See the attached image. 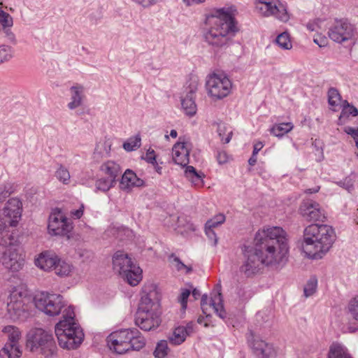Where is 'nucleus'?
<instances>
[{"instance_id": "39", "label": "nucleus", "mask_w": 358, "mask_h": 358, "mask_svg": "<svg viewBox=\"0 0 358 358\" xmlns=\"http://www.w3.org/2000/svg\"><path fill=\"white\" fill-rule=\"evenodd\" d=\"M141 138L138 135L129 138L123 144V148L127 151H132L138 149L141 146Z\"/></svg>"}, {"instance_id": "4", "label": "nucleus", "mask_w": 358, "mask_h": 358, "mask_svg": "<svg viewBox=\"0 0 358 358\" xmlns=\"http://www.w3.org/2000/svg\"><path fill=\"white\" fill-rule=\"evenodd\" d=\"M22 203L17 198L9 199L0 210V245H13L17 243L15 230L9 227H16L22 216Z\"/></svg>"}, {"instance_id": "61", "label": "nucleus", "mask_w": 358, "mask_h": 358, "mask_svg": "<svg viewBox=\"0 0 358 358\" xmlns=\"http://www.w3.org/2000/svg\"><path fill=\"white\" fill-rule=\"evenodd\" d=\"M192 296L194 299H197V297L200 296V292L196 289H194L192 292Z\"/></svg>"}, {"instance_id": "60", "label": "nucleus", "mask_w": 358, "mask_h": 358, "mask_svg": "<svg viewBox=\"0 0 358 358\" xmlns=\"http://www.w3.org/2000/svg\"><path fill=\"white\" fill-rule=\"evenodd\" d=\"M156 172H157L159 174H162V167L160 166L157 162H156V164L153 165Z\"/></svg>"}, {"instance_id": "28", "label": "nucleus", "mask_w": 358, "mask_h": 358, "mask_svg": "<svg viewBox=\"0 0 358 358\" xmlns=\"http://www.w3.org/2000/svg\"><path fill=\"white\" fill-rule=\"evenodd\" d=\"M22 355V350L19 343H5L0 350L1 358H20Z\"/></svg>"}, {"instance_id": "45", "label": "nucleus", "mask_w": 358, "mask_h": 358, "mask_svg": "<svg viewBox=\"0 0 358 358\" xmlns=\"http://www.w3.org/2000/svg\"><path fill=\"white\" fill-rule=\"evenodd\" d=\"M317 285V281L316 278H311L306 285L304 287V294L305 296H311L316 290Z\"/></svg>"}, {"instance_id": "53", "label": "nucleus", "mask_w": 358, "mask_h": 358, "mask_svg": "<svg viewBox=\"0 0 358 358\" xmlns=\"http://www.w3.org/2000/svg\"><path fill=\"white\" fill-rule=\"evenodd\" d=\"M344 131L347 134H350L353 137V138L355 141L356 145L358 148V129H355L352 127H345Z\"/></svg>"}, {"instance_id": "52", "label": "nucleus", "mask_w": 358, "mask_h": 358, "mask_svg": "<svg viewBox=\"0 0 358 358\" xmlns=\"http://www.w3.org/2000/svg\"><path fill=\"white\" fill-rule=\"evenodd\" d=\"M190 294V291L188 289H184L181 292L180 296V302L182 306V308L185 310L187 308V299Z\"/></svg>"}, {"instance_id": "58", "label": "nucleus", "mask_w": 358, "mask_h": 358, "mask_svg": "<svg viewBox=\"0 0 358 358\" xmlns=\"http://www.w3.org/2000/svg\"><path fill=\"white\" fill-rule=\"evenodd\" d=\"M183 1L187 5V6H192L194 4H198L200 3H203L205 1V0H183Z\"/></svg>"}, {"instance_id": "30", "label": "nucleus", "mask_w": 358, "mask_h": 358, "mask_svg": "<svg viewBox=\"0 0 358 358\" xmlns=\"http://www.w3.org/2000/svg\"><path fill=\"white\" fill-rule=\"evenodd\" d=\"M130 338L129 340L131 350H139L145 345V340L141 333L136 329H128Z\"/></svg>"}, {"instance_id": "11", "label": "nucleus", "mask_w": 358, "mask_h": 358, "mask_svg": "<svg viewBox=\"0 0 358 358\" xmlns=\"http://www.w3.org/2000/svg\"><path fill=\"white\" fill-rule=\"evenodd\" d=\"M34 302L38 309L50 316L59 315L64 308L63 297L57 294L37 293L34 297Z\"/></svg>"}, {"instance_id": "17", "label": "nucleus", "mask_w": 358, "mask_h": 358, "mask_svg": "<svg viewBox=\"0 0 358 358\" xmlns=\"http://www.w3.org/2000/svg\"><path fill=\"white\" fill-rule=\"evenodd\" d=\"M129 336L128 329L114 331L107 338L108 346L117 354L125 353L131 350L129 343Z\"/></svg>"}, {"instance_id": "27", "label": "nucleus", "mask_w": 358, "mask_h": 358, "mask_svg": "<svg viewBox=\"0 0 358 358\" xmlns=\"http://www.w3.org/2000/svg\"><path fill=\"white\" fill-rule=\"evenodd\" d=\"M348 313L353 320L352 324H350L348 329L350 332H355L358 330V296L352 299L348 305Z\"/></svg>"}, {"instance_id": "10", "label": "nucleus", "mask_w": 358, "mask_h": 358, "mask_svg": "<svg viewBox=\"0 0 358 358\" xmlns=\"http://www.w3.org/2000/svg\"><path fill=\"white\" fill-rule=\"evenodd\" d=\"M232 86L231 80L224 73H213L207 78V92L213 100H220L227 97L231 92Z\"/></svg>"}, {"instance_id": "12", "label": "nucleus", "mask_w": 358, "mask_h": 358, "mask_svg": "<svg viewBox=\"0 0 358 358\" xmlns=\"http://www.w3.org/2000/svg\"><path fill=\"white\" fill-rule=\"evenodd\" d=\"M255 8L262 16L273 15L283 22L289 18L286 7L278 0H255Z\"/></svg>"}, {"instance_id": "16", "label": "nucleus", "mask_w": 358, "mask_h": 358, "mask_svg": "<svg viewBox=\"0 0 358 358\" xmlns=\"http://www.w3.org/2000/svg\"><path fill=\"white\" fill-rule=\"evenodd\" d=\"M329 38L338 43L345 41H352L355 39V31L353 27L345 22L337 21L329 30Z\"/></svg>"}, {"instance_id": "64", "label": "nucleus", "mask_w": 358, "mask_h": 358, "mask_svg": "<svg viewBox=\"0 0 358 358\" xmlns=\"http://www.w3.org/2000/svg\"><path fill=\"white\" fill-rule=\"evenodd\" d=\"M210 232L209 233V236H208L209 238H212L213 236H215V234H214V232H213V229H210Z\"/></svg>"}, {"instance_id": "25", "label": "nucleus", "mask_w": 358, "mask_h": 358, "mask_svg": "<svg viewBox=\"0 0 358 358\" xmlns=\"http://www.w3.org/2000/svg\"><path fill=\"white\" fill-rule=\"evenodd\" d=\"M99 172L101 176H106L116 182V179L120 175L122 170L118 164L114 161L108 160L101 165Z\"/></svg>"}, {"instance_id": "9", "label": "nucleus", "mask_w": 358, "mask_h": 358, "mask_svg": "<svg viewBox=\"0 0 358 358\" xmlns=\"http://www.w3.org/2000/svg\"><path fill=\"white\" fill-rule=\"evenodd\" d=\"M29 301L25 291L13 288L7 299L8 317L13 321L24 319L27 315Z\"/></svg>"}, {"instance_id": "38", "label": "nucleus", "mask_w": 358, "mask_h": 358, "mask_svg": "<svg viewBox=\"0 0 358 358\" xmlns=\"http://www.w3.org/2000/svg\"><path fill=\"white\" fill-rule=\"evenodd\" d=\"M225 221V216L223 214L216 215L213 219L208 220L206 224V234L209 236L210 229H214Z\"/></svg>"}, {"instance_id": "14", "label": "nucleus", "mask_w": 358, "mask_h": 358, "mask_svg": "<svg viewBox=\"0 0 358 358\" xmlns=\"http://www.w3.org/2000/svg\"><path fill=\"white\" fill-rule=\"evenodd\" d=\"M17 244L18 241H17L15 245H6L10 248L3 252L1 257L2 265L5 268L11 272L20 271L25 264V255L24 252L16 248H13V246L17 245Z\"/></svg>"}, {"instance_id": "1", "label": "nucleus", "mask_w": 358, "mask_h": 358, "mask_svg": "<svg viewBox=\"0 0 358 358\" xmlns=\"http://www.w3.org/2000/svg\"><path fill=\"white\" fill-rule=\"evenodd\" d=\"M255 252H246V260L240 270L246 275L253 274L260 264L275 265L283 262L287 256L289 246L285 231L280 227H264L255 237Z\"/></svg>"}, {"instance_id": "5", "label": "nucleus", "mask_w": 358, "mask_h": 358, "mask_svg": "<svg viewBox=\"0 0 358 358\" xmlns=\"http://www.w3.org/2000/svg\"><path fill=\"white\" fill-rule=\"evenodd\" d=\"M113 269L131 286H136L142 280V269L123 251H117L113 255Z\"/></svg>"}, {"instance_id": "33", "label": "nucleus", "mask_w": 358, "mask_h": 358, "mask_svg": "<svg viewBox=\"0 0 358 358\" xmlns=\"http://www.w3.org/2000/svg\"><path fill=\"white\" fill-rule=\"evenodd\" d=\"M72 101L69 103V108L73 109L78 107L81 104L83 97V87L79 85L73 86L71 88Z\"/></svg>"}, {"instance_id": "34", "label": "nucleus", "mask_w": 358, "mask_h": 358, "mask_svg": "<svg viewBox=\"0 0 358 358\" xmlns=\"http://www.w3.org/2000/svg\"><path fill=\"white\" fill-rule=\"evenodd\" d=\"M328 358H352V357L344 346L333 344L330 347Z\"/></svg>"}, {"instance_id": "62", "label": "nucleus", "mask_w": 358, "mask_h": 358, "mask_svg": "<svg viewBox=\"0 0 358 358\" xmlns=\"http://www.w3.org/2000/svg\"><path fill=\"white\" fill-rule=\"evenodd\" d=\"M170 136L173 138H176L178 136V133L176 130L173 129L170 132Z\"/></svg>"}, {"instance_id": "46", "label": "nucleus", "mask_w": 358, "mask_h": 358, "mask_svg": "<svg viewBox=\"0 0 358 358\" xmlns=\"http://www.w3.org/2000/svg\"><path fill=\"white\" fill-rule=\"evenodd\" d=\"M12 57L11 48L6 45L0 46V63L10 59Z\"/></svg>"}, {"instance_id": "59", "label": "nucleus", "mask_w": 358, "mask_h": 358, "mask_svg": "<svg viewBox=\"0 0 358 358\" xmlns=\"http://www.w3.org/2000/svg\"><path fill=\"white\" fill-rule=\"evenodd\" d=\"M248 162L250 165L254 166L257 162L256 155H254V154L252 153V156L250 158Z\"/></svg>"}, {"instance_id": "49", "label": "nucleus", "mask_w": 358, "mask_h": 358, "mask_svg": "<svg viewBox=\"0 0 358 358\" xmlns=\"http://www.w3.org/2000/svg\"><path fill=\"white\" fill-rule=\"evenodd\" d=\"M313 41L320 48L326 47L329 43L328 38L319 32L314 35Z\"/></svg>"}, {"instance_id": "48", "label": "nucleus", "mask_w": 358, "mask_h": 358, "mask_svg": "<svg viewBox=\"0 0 358 358\" xmlns=\"http://www.w3.org/2000/svg\"><path fill=\"white\" fill-rule=\"evenodd\" d=\"M0 22L3 27H10L13 26V18L12 17L3 11L0 8Z\"/></svg>"}, {"instance_id": "63", "label": "nucleus", "mask_w": 358, "mask_h": 358, "mask_svg": "<svg viewBox=\"0 0 358 358\" xmlns=\"http://www.w3.org/2000/svg\"><path fill=\"white\" fill-rule=\"evenodd\" d=\"M198 323H199V324L203 323L205 327H208V326L207 322H203V318H202V317H199L198 318Z\"/></svg>"}, {"instance_id": "57", "label": "nucleus", "mask_w": 358, "mask_h": 358, "mask_svg": "<svg viewBox=\"0 0 358 358\" xmlns=\"http://www.w3.org/2000/svg\"><path fill=\"white\" fill-rule=\"evenodd\" d=\"M175 260L178 262V264H177L178 270L180 271L182 269L185 268V269H187V272H189L191 271V268L187 266L183 263L180 262L178 259H176Z\"/></svg>"}, {"instance_id": "15", "label": "nucleus", "mask_w": 358, "mask_h": 358, "mask_svg": "<svg viewBox=\"0 0 358 358\" xmlns=\"http://www.w3.org/2000/svg\"><path fill=\"white\" fill-rule=\"evenodd\" d=\"M299 213L307 222H324L326 219L324 210L313 200L303 201L299 206Z\"/></svg>"}, {"instance_id": "26", "label": "nucleus", "mask_w": 358, "mask_h": 358, "mask_svg": "<svg viewBox=\"0 0 358 358\" xmlns=\"http://www.w3.org/2000/svg\"><path fill=\"white\" fill-rule=\"evenodd\" d=\"M185 175L195 188L200 189L203 187L204 174L201 172L196 171L195 168L192 166H187Z\"/></svg>"}, {"instance_id": "31", "label": "nucleus", "mask_w": 358, "mask_h": 358, "mask_svg": "<svg viewBox=\"0 0 358 358\" xmlns=\"http://www.w3.org/2000/svg\"><path fill=\"white\" fill-rule=\"evenodd\" d=\"M358 115V110L348 101H343L342 110L338 118L339 124H345L349 120L350 116L356 117Z\"/></svg>"}, {"instance_id": "7", "label": "nucleus", "mask_w": 358, "mask_h": 358, "mask_svg": "<svg viewBox=\"0 0 358 358\" xmlns=\"http://www.w3.org/2000/svg\"><path fill=\"white\" fill-rule=\"evenodd\" d=\"M160 314L159 302L144 296L136 313V324L144 331L155 329L160 324Z\"/></svg>"}, {"instance_id": "23", "label": "nucleus", "mask_w": 358, "mask_h": 358, "mask_svg": "<svg viewBox=\"0 0 358 358\" xmlns=\"http://www.w3.org/2000/svg\"><path fill=\"white\" fill-rule=\"evenodd\" d=\"M143 185L144 181L130 169L125 171L120 184V188L125 191H130L134 187H140Z\"/></svg>"}, {"instance_id": "37", "label": "nucleus", "mask_w": 358, "mask_h": 358, "mask_svg": "<svg viewBox=\"0 0 358 358\" xmlns=\"http://www.w3.org/2000/svg\"><path fill=\"white\" fill-rule=\"evenodd\" d=\"M115 184V181L109 179L106 176H101L96 181V188L101 192H107L112 188Z\"/></svg>"}, {"instance_id": "6", "label": "nucleus", "mask_w": 358, "mask_h": 358, "mask_svg": "<svg viewBox=\"0 0 358 358\" xmlns=\"http://www.w3.org/2000/svg\"><path fill=\"white\" fill-rule=\"evenodd\" d=\"M26 347L31 352L45 358L55 355L57 345L52 335L39 328L31 329L26 336Z\"/></svg>"}, {"instance_id": "8", "label": "nucleus", "mask_w": 358, "mask_h": 358, "mask_svg": "<svg viewBox=\"0 0 358 358\" xmlns=\"http://www.w3.org/2000/svg\"><path fill=\"white\" fill-rule=\"evenodd\" d=\"M55 332L59 345L64 349H76L84 340V334L78 323L59 321L55 325Z\"/></svg>"}, {"instance_id": "2", "label": "nucleus", "mask_w": 358, "mask_h": 358, "mask_svg": "<svg viewBox=\"0 0 358 358\" xmlns=\"http://www.w3.org/2000/svg\"><path fill=\"white\" fill-rule=\"evenodd\" d=\"M205 39L210 45L221 47L238 31L236 22L229 9H215L206 20Z\"/></svg>"}, {"instance_id": "54", "label": "nucleus", "mask_w": 358, "mask_h": 358, "mask_svg": "<svg viewBox=\"0 0 358 358\" xmlns=\"http://www.w3.org/2000/svg\"><path fill=\"white\" fill-rule=\"evenodd\" d=\"M84 213V205L81 204L80 208L77 210H73L71 211V215L74 219H80Z\"/></svg>"}, {"instance_id": "29", "label": "nucleus", "mask_w": 358, "mask_h": 358, "mask_svg": "<svg viewBox=\"0 0 358 358\" xmlns=\"http://www.w3.org/2000/svg\"><path fill=\"white\" fill-rule=\"evenodd\" d=\"M52 271H54L55 274L57 276L64 278L70 276L73 274L74 271V267L69 262L58 257V261H57Z\"/></svg>"}, {"instance_id": "41", "label": "nucleus", "mask_w": 358, "mask_h": 358, "mask_svg": "<svg viewBox=\"0 0 358 358\" xmlns=\"http://www.w3.org/2000/svg\"><path fill=\"white\" fill-rule=\"evenodd\" d=\"M168 345L166 341H161L157 343L154 355L155 358H164L168 353Z\"/></svg>"}, {"instance_id": "35", "label": "nucleus", "mask_w": 358, "mask_h": 358, "mask_svg": "<svg viewBox=\"0 0 358 358\" xmlns=\"http://www.w3.org/2000/svg\"><path fill=\"white\" fill-rule=\"evenodd\" d=\"M294 125L292 122H283L274 124L270 129L271 134L281 137L292 130Z\"/></svg>"}, {"instance_id": "43", "label": "nucleus", "mask_w": 358, "mask_h": 358, "mask_svg": "<svg viewBox=\"0 0 358 358\" xmlns=\"http://www.w3.org/2000/svg\"><path fill=\"white\" fill-rule=\"evenodd\" d=\"M325 27L326 24L324 21L320 19H315L307 24V28L308 30L315 31L316 34L318 33L320 30L324 29Z\"/></svg>"}, {"instance_id": "21", "label": "nucleus", "mask_w": 358, "mask_h": 358, "mask_svg": "<svg viewBox=\"0 0 358 358\" xmlns=\"http://www.w3.org/2000/svg\"><path fill=\"white\" fill-rule=\"evenodd\" d=\"M58 255L52 251L45 250L39 253L34 258V264L39 269L45 272H50L54 269Z\"/></svg>"}, {"instance_id": "32", "label": "nucleus", "mask_w": 358, "mask_h": 358, "mask_svg": "<svg viewBox=\"0 0 358 358\" xmlns=\"http://www.w3.org/2000/svg\"><path fill=\"white\" fill-rule=\"evenodd\" d=\"M2 332L8 337V341L6 343H19L22 334L17 327L13 325L5 326L2 329Z\"/></svg>"}, {"instance_id": "18", "label": "nucleus", "mask_w": 358, "mask_h": 358, "mask_svg": "<svg viewBox=\"0 0 358 358\" xmlns=\"http://www.w3.org/2000/svg\"><path fill=\"white\" fill-rule=\"evenodd\" d=\"M192 148L189 138L180 136L172 149L174 162L182 166H187L189 161V153Z\"/></svg>"}, {"instance_id": "47", "label": "nucleus", "mask_w": 358, "mask_h": 358, "mask_svg": "<svg viewBox=\"0 0 358 358\" xmlns=\"http://www.w3.org/2000/svg\"><path fill=\"white\" fill-rule=\"evenodd\" d=\"M56 177L64 184H67L70 180V174L66 169L61 166L56 172Z\"/></svg>"}, {"instance_id": "22", "label": "nucleus", "mask_w": 358, "mask_h": 358, "mask_svg": "<svg viewBox=\"0 0 358 358\" xmlns=\"http://www.w3.org/2000/svg\"><path fill=\"white\" fill-rule=\"evenodd\" d=\"M252 348L258 358H274L277 355V351L272 344L261 339L254 340Z\"/></svg>"}, {"instance_id": "51", "label": "nucleus", "mask_w": 358, "mask_h": 358, "mask_svg": "<svg viewBox=\"0 0 358 358\" xmlns=\"http://www.w3.org/2000/svg\"><path fill=\"white\" fill-rule=\"evenodd\" d=\"M143 158L148 163L155 165L156 164V155L152 149H148L143 157Z\"/></svg>"}, {"instance_id": "55", "label": "nucleus", "mask_w": 358, "mask_h": 358, "mask_svg": "<svg viewBox=\"0 0 358 358\" xmlns=\"http://www.w3.org/2000/svg\"><path fill=\"white\" fill-rule=\"evenodd\" d=\"M222 127H219V134H220V136H221V140H222V141L223 143H228L230 141L231 138V136H232V131H231L230 129H229V131H227V136H226V137H224V136H222Z\"/></svg>"}, {"instance_id": "50", "label": "nucleus", "mask_w": 358, "mask_h": 358, "mask_svg": "<svg viewBox=\"0 0 358 358\" xmlns=\"http://www.w3.org/2000/svg\"><path fill=\"white\" fill-rule=\"evenodd\" d=\"M216 159L220 164H223L229 162L230 157L224 150H218L216 155Z\"/></svg>"}, {"instance_id": "44", "label": "nucleus", "mask_w": 358, "mask_h": 358, "mask_svg": "<svg viewBox=\"0 0 358 358\" xmlns=\"http://www.w3.org/2000/svg\"><path fill=\"white\" fill-rule=\"evenodd\" d=\"M183 221H185V219L183 217L178 218V228L180 233H189L191 231H194L196 230V227L193 223L190 222H187L185 224H182V222Z\"/></svg>"}, {"instance_id": "20", "label": "nucleus", "mask_w": 358, "mask_h": 358, "mask_svg": "<svg viewBox=\"0 0 358 358\" xmlns=\"http://www.w3.org/2000/svg\"><path fill=\"white\" fill-rule=\"evenodd\" d=\"M186 87L188 90L186 96L182 99V107L186 115L193 116L196 113V105L194 101V93L197 90L199 80L197 77H191Z\"/></svg>"}, {"instance_id": "36", "label": "nucleus", "mask_w": 358, "mask_h": 358, "mask_svg": "<svg viewBox=\"0 0 358 358\" xmlns=\"http://www.w3.org/2000/svg\"><path fill=\"white\" fill-rule=\"evenodd\" d=\"M328 101L329 105L334 108V110H336V108L341 106L342 103V99L338 91L336 89L330 88L329 90Z\"/></svg>"}, {"instance_id": "24", "label": "nucleus", "mask_w": 358, "mask_h": 358, "mask_svg": "<svg viewBox=\"0 0 358 358\" xmlns=\"http://www.w3.org/2000/svg\"><path fill=\"white\" fill-rule=\"evenodd\" d=\"M194 331L193 324H188L187 326H178L176 327L169 337L171 344L178 345L182 344L186 338Z\"/></svg>"}, {"instance_id": "13", "label": "nucleus", "mask_w": 358, "mask_h": 358, "mask_svg": "<svg viewBox=\"0 0 358 358\" xmlns=\"http://www.w3.org/2000/svg\"><path fill=\"white\" fill-rule=\"evenodd\" d=\"M73 228V222L59 210H54L49 216L48 233L54 236H68Z\"/></svg>"}, {"instance_id": "56", "label": "nucleus", "mask_w": 358, "mask_h": 358, "mask_svg": "<svg viewBox=\"0 0 358 358\" xmlns=\"http://www.w3.org/2000/svg\"><path fill=\"white\" fill-rule=\"evenodd\" d=\"M264 147L263 143L261 141L257 142L254 145V150H253V154L254 155H257L258 152L261 150Z\"/></svg>"}, {"instance_id": "19", "label": "nucleus", "mask_w": 358, "mask_h": 358, "mask_svg": "<svg viewBox=\"0 0 358 358\" xmlns=\"http://www.w3.org/2000/svg\"><path fill=\"white\" fill-rule=\"evenodd\" d=\"M201 309L206 317L210 316L212 313H216L220 317L224 319L226 312L224 309L222 297L220 293L215 294L208 299L203 296L201 299Z\"/></svg>"}, {"instance_id": "3", "label": "nucleus", "mask_w": 358, "mask_h": 358, "mask_svg": "<svg viewBox=\"0 0 358 358\" xmlns=\"http://www.w3.org/2000/svg\"><path fill=\"white\" fill-rule=\"evenodd\" d=\"M334 237V231L331 227L327 224H310L304 230L303 251L310 258L320 259L331 247Z\"/></svg>"}, {"instance_id": "42", "label": "nucleus", "mask_w": 358, "mask_h": 358, "mask_svg": "<svg viewBox=\"0 0 358 358\" xmlns=\"http://www.w3.org/2000/svg\"><path fill=\"white\" fill-rule=\"evenodd\" d=\"M61 321H65L67 323H77L75 320L74 307L69 306L63 310V319Z\"/></svg>"}, {"instance_id": "40", "label": "nucleus", "mask_w": 358, "mask_h": 358, "mask_svg": "<svg viewBox=\"0 0 358 358\" xmlns=\"http://www.w3.org/2000/svg\"><path fill=\"white\" fill-rule=\"evenodd\" d=\"M276 43L280 48L285 50H289L292 47L289 36L286 32L282 33L278 36Z\"/></svg>"}]
</instances>
